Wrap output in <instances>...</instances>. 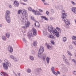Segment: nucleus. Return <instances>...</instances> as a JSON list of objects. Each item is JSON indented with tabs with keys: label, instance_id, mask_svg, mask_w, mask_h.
<instances>
[{
	"label": "nucleus",
	"instance_id": "603ef678",
	"mask_svg": "<svg viewBox=\"0 0 76 76\" xmlns=\"http://www.w3.org/2000/svg\"><path fill=\"white\" fill-rule=\"evenodd\" d=\"M48 4H47V3H44V5H47Z\"/></svg>",
	"mask_w": 76,
	"mask_h": 76
},
{
	"label": "nucleus",
	"instance_id": "e2e57ef3",
	"mask_svg": "<svg viewBox=\"0 0 76 76\" xmlns=\"http://www.w3.org/2000/svg\"><path fill=\"white\" fill-rule=\"evenodd\" d=\"M63 56H64V58H66V57H65V56L64 55H63Z\"/></svg>",
	"mask_w": 76,
	"mask_h": 76
},
{
	"label": "nucleus",
	"instance_id": "39448f33",
	"mask_svg": "<svg viewBox=\"0 0 76 76\" xmlns=\"http://www.w3.org/2000/svg\"><path fill=\"white\" fill-rule=\"evenodd\" d=\"M22 14L23 16H24L25 17H28V13L27 11L25 10H23V12H22Z\"/></svg>",
	"mask_w": 76,
	"mask_h": 76
},
{
	"label": "nucleus",
	"instance_id": "49530a36",
	"mask_svg": "<svg viewBox=\"0 0 76 76\" xmlns=\"http://www.w3.org/2000/svg\"><path fill=\"white\" fill-rule=\"evenodd\" d=\"M46 14L47 15L49 16V12H48V11H47L46 12Z\"/></svg>",
	"mask_w": 76,
	"mask_h": 76
},
{
	"label": "nucleus",
	"instance_id": "69168bd1",
	"mask_svg": "<svg viewBox=\"0 0 76 76\" xmlns=\"http://www.w3.org/2000/svg\"><path fill=\"white\" fill-rule=\"evenodd\" d=\"M65 61H66V59H65Z\"/></svg>",
	"mask_w": 76,
	"mask_h": 76
},
{
	"label": "nucleus",
	"instance_id": "1a4fd4ad",
	"mask_svg": "<svg viewBox=\"0 0 76 76\" xmlns=\"http://www.w3.org/2000/svg\"><path fill=\"white\" fill-rule=\"evenodd\" d=\"M31 31L33 33L34 35H37V30L35 28H33L31 30Z\"/></svg>",
	"mask_w": 76,
	"mask_h": 76
},
{
	"label": "nucleus",
	"instance_id": "4468645a",
	"mask_svg": "<svg viewBox=\"0 0 76 76\" xmlns=\"http://www.w3.org/2000/svg\"><path fill=\"white\" fill-rule=\"evenodd\" d=\"M1 75L2 76H8V75H7V74L6 73L4 72H1Z\"/></svg>",
	"mask_w": 76,
	"mask_h": 76
},
{
	"label": "nucleus",
	"instance_id": "5701e85b",
	"mask_svg": "<svg viewBox=\"0 0 76 76\" xmlns=\"http://www.w3.org/2000/svg\"><path fill=\"white\" fill-rule=\"evenodd\" d=\"M37 45V42L35 41L33 42V45L34 46H36Z\"/></svg>",
	"mask_w": 76,
	"mask_h": 76
},
{
	"label": "nucleus",
	"instance_id": "680f3d73",
	"mask_svg": "<svg viewBox=\"0 0 76 76\" xmlns=\"http://www.w3.org/2000/svg\"><path fill=\"white\" fill-rule=\"evenodd\" d=\"M18 75H19V76H20V73H19L18 74Z\"/></svg>",
	"mask_w": 76,
	"mask_h": 76
},
{
	"label": "nucleus",
	"instance_id": "a18cd8bd",
	"mask_svg": "<svg viewBox=\"0 0 76 76\" xmlns=\"http://www.w3.org/2000/svg\"><path fill=\"white\" fill-rule=\"evenodd\" d=\"M53 73H54L55 74V75H56V76H57V75H58V74H57V73H56V72H53Z\"/></svg>",
	"mask_w": 76,
	"mask_h": 76
},
{
	"label": "nucleus",
	"instance_id": "4be33fe9",
	"mask_svg": "<svg viewBox=\"0 0 76 76\" xmlns=\"http://www.w3.org/2000/svg\"><path fill=\"white\" fill-rule=\"evenodd\" d=\"M47 47L49 50H51L52 49V46H51L50 45H47Z\"/></svg>",
	"mask_w": 76,
	"mask_h": 76
},
{
	"label": "nucleus",
	"instance_id": "f704fd0d",
	"mask_svg": "<svg viewBox=\"0 0 76 76\" xmlns=\"http://www.w3.org/2000/svg\"><path fill=\"white\" fill-rule=\"evenodd\" d=\"M50 38H52L53 39H54V37L52 35H50Z\"/></svg>",
	"mask_w": 76,
	"mask_h": 76
},
{
	"label": "nucleus",
	"instance_id": "72a5a7b5",
	"mask_svg": "<svg viewBox=\"0 0 76 76\" xmlns=\"http://www.w3.org/2000/svg\"><path fill=\"white\" fill-rule=\"evenodd\" d=\"M4 61L5 62V63H7H7H8V62H9V61H8L7 60V59H5V60H4Z\"/></svg>",
	"mask_w": 76,
	"mask_h": 76
},
{
	"label": "nucleus",
	"instance_id": "2eb2a0df",
	"mask_svg": "<svg viewBox=\"0 0 76 76\" xmlns=\"http://www.w3.org/2000/svg\"><path fill=\"white\" fill-rule=\"evenodd\" d=\"M10 11L8 10H7L6 11V14L5 15V16H10Z\"/></svg>",
	"mask_w": 76,
	"mask_h": 76
},
{
	"label": "nucleus",
	"instance_id": "dca6fc26",
	"mask_svg": "<svg viewBox=\"0 0 76 76\" xmlns=\"http://www.w3.org/2000/svg\"><path fill=\"white\" fill-rule=\"evenodd\" d=\"M34 25L36 27H39V22L36 21Z\"/></svg>",
	"mask_w": 76,
	"mask_h": 76
},
{
	"label": "nucleus",
	"instance_id": "e433bc0d",
	"mask_svg": "<svg viewBox=\"0 0 76 76\" xmlns=\"http://www.w3.org/2000/svg\"><path fill=\"white\" fill-rule=\"evenodd\" d=\"M67 53L68 54H69V55L70 56H72V54L71 53H70V52L68 51Z\"/></svg>",
	"mask_w": 76,
	"mask_h": 76
},
{
	"label": "nucleus",
	"instance_id": "79ce46f5",
	"mask_svg": "<svg viewBox=\"0 0 76 76\" xmlns=\"http://www.w3.org/2000/svg\"><path fill=\"white\" fill-rule=\"evenodd\" d=\"M28 10L29 11H31L32 10V8L31 7H29L28 8Z\"/></svg>",
	"mask_w": 76,
	"mask_h": 76
},
{
	"label": "nucleus",
	"instance_id": "a878e982",
	"mask_svg": "<svg viewBox=\"0 0 76 76\" xmlns=\"http://www.w3.org/2000/svg\"><path fill=\"white\" fill-rule=\"evenodd\" d=\"M43 57L42 58L43 60H45V58H46V55H44V56H43Z\"/></svg>",
	"mask_w": 76,
	"mask_h": 76
},
{
	"label": "nucleus",
	"instance_id": "393cba45",
	"mask_svg": "<svg viewBox=\"0 0 76 76\" xmlns=\"http://www.w3.org/2000/svg\"><path fill=\"white\" fill-rule=\"evenodd\" d=\"M72 39H73V40H75V41H76V36H72Z\"/></svg>",
	"mask_w": 76,
	"mask_h": 76
},
{
	"label": "nucleus",
	"instance_id": "c9c22d12",
	"mask_svg": "<svg viewBox=\"0 0 76 76\" xmlns=\"http://www.w3.org/2000/svg\"><path fill=\"white\" fill-rule=\"evenodd\" d=\"M7 64L9 67H10V66H11V64L9 63V62Z\"/></svg>",
	"mask_w": 76,
	"mask_h": 76
},
{
	"label": "nucleus",
	"instance_id": "a211bd4d",
	"mask_svg": "<svg viewBox=\"0 0 76 76\" xmlns=\"http://www.w3.org/2000/svg\"><path fill=\"white\" fill-rule=\"evenodd\" d=\"M48 31L50 32H52L53 31V27H48Z\"/></svg>",
	"mask_w": 76,
	"mask_h": 76
},
{
	"label": "nucleus",
	"instance_id": "052dcab7",
	"mask_svg": "<svg viewBox=\"0 0 76 76\" xmlns=\"http://www.w3.org/2000/svg\"><path fill=\"white\" fill-rule=\"evenodd\" d=\"M42 1H43V2H45V0H42Z\"/></svg>",
	"mask_w": 76,
	"mask_h": 76
},
{
	"label": "nucleus",
	"instance_id": "37998d69",
	"mask_svg": "<svg viewBox=\"0 0 76 76\" xmlns=\"http://www.w3.org/2000/svg\"><path fill=\"white\" fill-rule=\"evenodd\" d=\"M72 44H74V45H76V42H74V41H73L72 42Z\"/></svg>",
	"mask_w": 76,
	"mask_h": 76
},
{
	"label": "nucleus",
	"instance_id": "8fccbe9b",
	"mask_svg": "<svg viewBox=\"0 0 76 76\" xmlns=\"http://www.w3.org/2000/svg\"><path fill=\"white\" fill-rule=\"evenodd\" d=\"M10 57L11 58H14V57L13 56L11 55L10 56Z\"/></svg>",
	"mask_w": 76,
	"mask_h": 76
},
{
	"label": "nucleus",
	"instance_id": "9d476101",
	"mask_svg": "<svg viewBox=\"0 0 76 76\" xmlns=\"http://www.w3.org/2000/svg\"><path fill=\"white\" fill-rule=\"evenodd\" d=\"M34 14L35 15H42V14L41 13L38 11H35V12H34Z\"/></svg>",
	"mask_w": 76,
	"mask_h": 76
},
{
	"label": "nucleus",
	"instance_id": "4c0bfd02",
	"mask_svg": "<svg viewBox=\"0 0 76 76\" xmlns=\"http://www.w3.org/2000/svg\"><path fill=\"white\" fill-rule=\"evenodd\" d=\"M31 17V19L32 20H33L34 21H36V20H35V19H34V17Z\"/></svg>",
	"mask_w": 76,
	"mask_h": 76
},
{
	"label": "nucleus",
	"instance_id": "423d86ee",
	"mask_svg": "<svg viewBox=\"0 0 76 76\" xmlns=\"http://www.w3.org/2000/svg\"><path fill=\"white\" fill-rule=\"evenodd\" d=\"M30 24V23L29 21H27V23H25V26L22 27V28L23 29H26V28H27L28 27H29V26Z\"/></svg>",
	"mask_w": 76,
	"mask_h": 76
},
{
	"label": "nucleus",
	"instance_id": "0e129e2a",
	"mask_svg": "<svg viewBox=\"0 0 76 76\" xmlns=\"http://www.w3.org/2000/svg\"><path fill=\"white\" fill-rule=\"evenodd\" d=\"M10 6H11V7H12V6L11 5H10Z\"/></svg>",
	"mask_w": 76,
	"mask_h": 76
},
{
	"label": "nucleus",
	"instance_id": "bf43d9fd",
	"mask_svg": "<svg viewBox=\"0 0 76 76\" xmlns=\"http://www.w3.org/2000/svg\"><path fill=\"white\" fill-rule=\"evenodd\" d=\"M72 61H73V62H74V61H75V60L74 59H72Z\"/></svg>",
	"mask_w": 76,
	"mask_h": 76
},
{
	"label": "nucleus",
	"instance_id": "412c9836",
	"mask_svg": "<svg viewBox=\"0 0 76 76\" xmlns=\"http://www.w3.org/2000/svg\"><path fill=\"white\" fill-rule=\"evenodd\" d=\"M6 37H7V38H9V37H10V34H9V33H6Z\"/></svg>",
	"mask_w": 76,
	"mask_h": 76
},
{
	"label": "nucleus",
	"instance_id": "9b49d317",
	"mask_svg": "<svg viewBox=\"0 0 76 76\" xmlns=\"http://www.w3.org/2000/svg\"><path fill=\"white\" fill-rule=\"evenodd\" d=\"M3 66L4 69H5V70H7V69H8V66H7V65L6 64H3Z\"/></svg>",
	"mask_w": 76,
	"mask_h": 76
},
{
	"label": "nucleus",
	"instance_id": "6e6552de",
	"mask_svg": "<svg viewBox=\"0 0 76 76\" xmlns=\"http://www.w3.org/2000/svg\"><path fill=\"white\" fill-rule=\"evenodd\" d=\"M5 18L6 21L8 23H10V16H5Z\"/></svg>",
	"mask_w": 76,
	"mask_h": 76
},
{
	"label": "nucleus",
	"instance_id": "c85d7f7f",
	"mask_svg": "<svg viewBox=\"0 0 76 76\" xmlns=\"http://www.w3.org/2000/svg\"><path fill=\"white\" fill-rule=\"evenodd\" d=\"M22 11H23V10H19L18 12V14H20V13H21V12H22Z\"/></svg>",
	"mask_w": 76,
	"mask_h": 76
},
{
	"label": "nucleus",
	"instance_id": "4d7b16f0",
	"mask_svg": "<svg viewBox=\"0 0 76 76\" xmlns=\"http://www.w3.org/2000/svg\"><path fill=\"white\" fill-rule=\"evenodd\" d=\"M2 27V24H0V28Z\"/></svg>",
	"mask_w": 76,
	"mask_h": 76
},
{
	"label": "nucleus",
	"instance_id": "ea45409f",
	"mask_svg": "<svg viewBox=\"0 0 76 76\" xmlns=\"http://www.w3.org/2000/svg\"><path fill=\"white\" fill-rule=\"evenodd\" d=\"M31 72V69H28L27 70V72L28 73H30Z\"/></svg>",
	"mask_w": 76,
	"mask_h": 76
},
{
	"label": "nucleus",
	"instance_id": "f3484780",
	"mask_svg": "<svg viewBox=\"0 0 76 76\" xmlns=\"http://www.w3.org/2000/svg\"><path fill=\"white\" fill-rule=\"evenodd\" d=\"M72 11L74 13L76 14V7H73L72 9Z\"/></svg>",
	"mask_w": 76,
	"mask_h": 76
},
{
	"label": "nucleus",
	"instance_id": "473e14b6",
	"mask_svg": "<svg viewBox=\"0 0 76 76\" xmlns=\"http://www.w3.org/2000/svg\"><path fill=\"white\" fill-rule=\"evenodd\" d=\"M37 70L38 71V72H41L42 70L41 68H38L37 69Z\"/></svg>",
	"mask_w": 76,
	"mask_h": 76
},
{
	"label": "nucleus",
	"instance_id": "6ab92c4d",
	"mask_svg": "<svg viewBox=\"0 0 76 76\" xmlns=\"http://www.w3.org/2000/svg\"><path fill=\"white\" fill-rule=\"evenodd\" d=\"M2 39L4 41H6V37H5L4 36H3L2 37Z\"/></svg>",
	"mask_w": 76,
	"mask_h": 76
},
{
	"label": "nucleus",
	"instance_id": "c756f323",
	"mask_svg": "<svg viewBox=\"0 0 76 76\" xmlns=\"http://www.w3.org/2000/svg\"><path fill=\"white\" fill-rule=\"evenodd\" d=\"M30 58L31 60H34V58L32 56H31L30 57Z\"/></svg>",
	"mask_w": 76,
	"mask_h": 76
},
{
	"label": "nucleus",
	"instance_id": "6e6d98bb",
	"mask_svg": "<svg viewBox=\"0 0 76 76\" xmlns=\"http://www.w3.org/2000/svg\"><path fill=\"white\" fill-rule=\"evenodd\" d=\"M32 10V12H34H34H35V10Z\"/></svg>",
	"mask_w": 76,
	"mask_h": 76
},
{
	"label": "nucleus",
	"instance_id": "20e7f679",
	"mask_svg": "<svg viewBox=\"0 0 76 76\" xmlns=\"http://www.w3.org/2000/svg\"><path fill=\"white\" fill-rule=\"evenodd\" d=\"M52 32L53 34H55L57 37H59L60 36L59 33L57 31V30H56V29H53Z\"/></svg>",
	"mask_w": 76,
	"mask_h": 76
},
{
	"label": "nucleus",
	"instance_id": "bb28decb",
	"mask_svg": "<svg viewBox=\"0 0 76 76\" xmlns=\"http://www.w3.org/2000/svg\"><path fill=\"white\" fill-rule=\"evenodd\" d=\"M46 61L48 64V63H49V61H50V58L48 57H47L46 58Z\"/></svg>",
	"mask_w": 76,
	"mask_h": 76
},
{
	"label": "nucleus",
	"instance_id": "13d9d810",
	"mask_svg": "<svg viewBox=\"0 0 76 76\" xmlns=\"http://www.w3.org/2000/svg\"><path fill=\"white\" fill-rule=\"evenodd\" d=\"M24 1H28V0H23Z\"/></svg>",
	"mask_w": 76,
	"mask_h": 76
},
{
	"label": "nucleus",
	"instance_id": "864d4df0",
	"mask_svg": "<svg viewBox=\"0 0 76 76\" xmlns=\"http://www.w3.org/2000/svg\"><path fill=\"white\" fill-rule=\"evenodd\" d=\"M57 73L58 74H60V72L59 71L57 72Z\"/></svg>",
	"mask_w": 76,
	"mask_h": 76
},
{
	"label": "nucleus",
	"instance_id": "09e8293b",
	"mask_svg": "<svg viewBox=\"0 0 76 76\" xmlns=\"http://www.w3.org/2000/svg\"><path fill=\"white\" fill-rule=\"evenodd\" d=\"M21 4H23V5H26V4H25V3H21Z\"/></svg>",
	"mask_w": 76,
	"mask_h": 76
},
{
	"label": "nucleus",
	"instance_id": "de8ad7c7",
	"mask_svg": "<svg viewBox=\"0 0 76 76\" xmlns=\"http://www.w3.org/2000/svg\"><path fill=\"white\" fill-rule=\"evenodd\" d=\"M39 11L40 12H43V11H42V10H41L40 9H39Z\"/></svg>",
	"mask_w": 76,
	"mask_h": 76
},
{
	"label": "nucleus",
	"instance_id": "7ed1b4c3",
	"mask_svg": "<svg viewBox=\"0 0 76 76\" xmlns=\"http://www.w3.org/2000/svg\"><path fill=\"white\" fill-rule=\"evenodd\" d=\"M27 17H24L23 16H22L20 18V20L22 23H25L28 21Z\"/></svg>",
	"mask_w": 76,
	"mask_h": 76
},
{
	"label": "nucleus",
	"instance_id": "a19ab883",
	"mask_svg": "<svg viewBox=\"0 0 76 76\" xmlns=\"http://www.w3.org/2000/svg\"><path fill=\"white\" fill-rule=\"evenodd\" d=\"M69 49H70V50L72 49V46L71 45H70L69 47Z\"/></svg>",
	"mask_w": 76,
	"mask_h": 76
},
{
	"label": "nucleus",
	"instance_id": "2f4dec72",
	"mask_svg": "<svg viewBox=\"0 0 76 76\" xmlns=\"http://www.w3.org/2000/svg\"><path fill=\"white\" fill-rule=\"evenodd\" d=\"M32 35V34H28V37L29 38H31V37Z\"/></svg>",
	"mask_w": 76,
	"mask_h": 76
},
{
	"label": "nucleus",
	"instance_id": "f257e3e1",
	"mask_svg": "<svg viewBox=\"0 0 76 76\" xmlns=\"http://www.w3.org/2000/svg\"><path fill=\"white\" fill-rule=\"evenodd\" d=\"M65 16H62V19L63 21H64V22H65L66 25H69L70 24V21H68V20L67 19L66 17H64Z\"/></svg>",
	"mask_w": 76,
	"mask_h": 76
},
{
	"label": "nucleus",
	"instance_id": "f03ea898",
	"mask_svg": "<svg viewBox=\"0 0 76 76\" xmlns=\"http://www.w3.org/2000/svg\"><path fill=\"white\" fill-rule=\"evenodd\" d=\"M44 47L43 46H41L40 48V49L39 51V54H38V56L39 57L41 58V54L44 51Z\"/></svg>",
	"mask_w": 76,
	"mask_h": 76
},
{
	"label": "nucleus",
	"instance_id": "f8f14e48",
	"mask_svg": "<svg viewBox=\"0 0 76 76\" xmlns=\"http://www.w3.org/2000/svg\"><path fill=\"white\" fill-rule=\"evenodd\" d=\"M62 16H66L67 15V14L66 13H65V11L64 10H63L62 12Z\"/></svg>",
	"mask_w": 76,
	"mask_h": 76
},
{
	"label": "nucleus",
	"instance_id": "58836bf2",
	"mask_svg": "<svg viewBox=\"0 0 76 76\" xmlns=\"http://www.w3.org/2000/svg\"><path fill=\"white\" fill-rule=\"evenodd\" d=\"M51 44H52L53 45H54V41L52 40L51 41Z\"/></svg>",
	"mask_w": 76,
	"mask_h": 76
},
{
	"label": "nucleus",
	"instance_id": "3c124183",
	"mask_svg": "<svg viewBox=\"0 0 76 76\" xmlns=\"http://www.w3.org/2000/svg\"><path fill=\"white\" fill-rule=\"evenodd\" d=\"M74 75H76V71H74Z\"/></svg>",
	"mask_w": 76,
	"mask_h": 76
},
{
	"label": "nucleus",
	"instance_id": "b1692460",
	"mask_svg": "<svg viewBox=\"0 0 76 76\" xmlns=\"http://www.w3.org/2000/svg\"><path fill=\"white\" fill-rule=\"evenodd\" d=\"M67 41V38L64 37L63 38V42H66Z\"/></svg>",
	"mask_w": 76,
	"mask_h": 76
},
{
	"label": "nucleus",
	"instance_id": "cd10ccee",
	"mask_svg": "<svg viewBox=\"0 0 76 76\" xmlns=\"http://www.w3.org/2000/svg\"><path fill=\"white\" fill-rule=\"evenodd\" d=\"M56 29H57V30H58L59 32H61V29H60V28H59L56 27Z\"/></svg>",
	"mask_w": 76,
	"mask_h": 76
},
{
	"label": "nucleus",
	"instance_id": "0eeeda50",
	"mask_svg": "<svg viewBox=\"0 0 76 76\" xmlns=\"http://www.w3.org/2000/svg\"><path fill=\"white\" fill-rule=\"evenodd\" d=\"M19 5V2L17 1H14V6L15 7H18Z\"/></svg>",
	"mask_w": 76,
	"mask_h": 76
},
{
	"label": "nucleus",
	"instance_id": "aec40b11",
	"mask_svg": "<svg viewBox=\"0 0 76 76\" xmlns=\"http://www.w3.org/2000/svg\"><path fill=\"white\" fill-rule=\"evenodd\" d=\"M41 18H42V19H45V20H48V18H47L45 16H42Z\"/></svg>",
	"mask_w": 76,
	"mask_h": 76
},
{
	"label": "nucleus",
	"instance_id": "c03bdc74",
	"mask_svg": "<svg viewBox=\"0 0 76 76\" xmlns=\"http://www.w3.org/2000/svg\"><path fill=\"white\" fill-rule=\"evenodd\" d=\"M72 3L74 4V5H76V3H75L74 1H72Z\"/></svg>",
	"mask_w": 76,
	"mask_h": 76
},
{
	"label": "nucleus",
	"instance_id": "5fc2aeb1",
	"mask_svg": "<svg viewBox=\"0 0 76 76\" xmlns=\"http://www.w3.org/2000/svg\"><path fill=\"white\" fill-rule=\"evenodd\" d=\"M23 40L24 41H25L26 40H25V38H23Z\"/></svg>",
	"mask_w": 76,
	"mask_h": 76
},
{
	"label": "nucleus",
	"instance_id": "ddd939ff",
	"mask_svg": "<svg viewBox=\"0 0 76 76\" xmlns=\"http://www.w3.org/2000/svg\"><path fill=\"white\" fill-rule=\"evenodd\" d=\"M9 48L10 49V50H9L10 53H12L13 51V48H12V46H9L8 47V49H9Z\"/></svg>",
	"mask_w": 76,
	"mask_h": 76
},
{
	"label": "nucleus",
	"instance_id": "7c9ffc66",
	"mask_svg": "<svg viewBox=\"0 0 76 76\" xmlns=\"http://www.w3.org/2000/svg\"><path fill=\"white\" fill-rule=\"evenodd\" d=\"M54 67H52L51 68V70L53 72V73H54Z\"/></svg>",
	"mask_w": 76,
	"mask_h": 76
}]
</instances>
